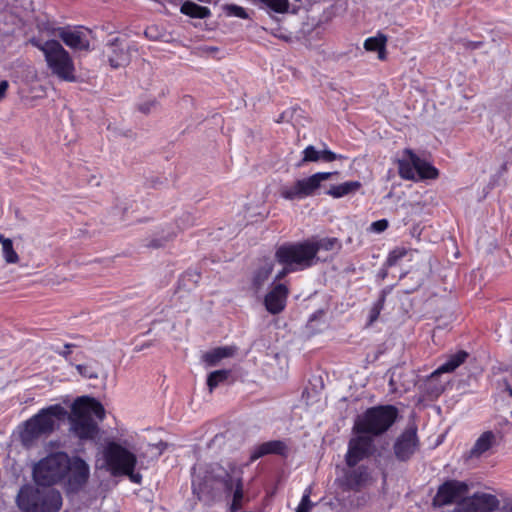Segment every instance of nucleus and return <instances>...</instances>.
Wrapping results in <instances>:
<instances>
[{"mask_svg": "<svg viewBox=\"0 0 512 512\" xmlns=\"http://www.w3.org/2000/svg\"><path fill=\"white\" fill-rule=\"evenodd\" d=\"M288 287L283 283L274 284L266 294L264 304L268 312L278 314L285 308L288 297Z\"/></svg>", "mask_w": 512, "mask_h": 512, "instance_id": "nucleus-18", "label": "nucleus"}, {"mask_svg": "<svg viewBox=\"0 0 512 512\" xmlns=\"http://www.w3.org/2000/svg\"><path fill=\"white\" fill-rule=\"evenodd\" d=\"M311 488L305 489L304 494L301 498L299 505L296 508V512H310L313 504L310 500Z\"/></svg>", "mask_w": 512, "mask_h": 512, "instance_id": "nucleus-37", "label": "nucleus"}, {"mask_svg": "<svg viewBox=\"0 0 512 512\" xmlns=\"http://www.w3.org/2000/svg\"><path fill=\"white\" fill-rule=\"evenodd\" d=\"M337 174V172H318L307 178L296 181L293 185H283L280 188V196L290 201L314 195L321 187L323 181Z\"/></svg>", "mask_w": 512, "mask_h": 512, "instance_id": "nucleus-10", "label": "nucleus"}, {"mask_svg": "<svg viewBox=\"0 0 512 512\" xmlns=\"http://www.w3.org/2000/svg\"><path fill=\"white\" fill-rule=\"evenodd\" d=\"M499 500L489 493H475L459 502L453 512H492L498 509Z\"/></svg>", "mask_w": 512, "mask_h": 512, "instance_id": "nucleus-14", "label": "nucleus"}, {"mask_svg": "<svg viewBox=\"0 0 512 512\" xmlns=\"http://www.w3.org/2000/svg\"><path fill=\"white\" fill-rule=\"evenodd\" d=\"M92 416L102 421L105 418L103 405L89 396L78 397L71 406L70 423L71 430L80 439H94L97 436L99 427Z\"/></svg>", "mask_w": 512, "mask_h": 512, "instance_id": "nucleus-2", "label": "nucleus"}, {"mask_svg": "<svg viewBox=\"0 0 512 512\" xmlns=\"http://www.w3.org/2000/svg\"><path fill=\"white\" fill-rule=\"evenodd\" d=\"M468 491V485L458 480H447L441 484L433 498L434 506L451 504L464 496Z\"/></svg>", "mask_w": 512, "mask_h": 512, "instance_id": "nucleus-16", "label": "nucleus"}, {"mask_svg": "<svg viewBox=\"0 0 512 512\" xmlns=\"http://www.w3.org/2000/svg\"><path fill=\"white\" fill-rule=\"evenodd\" d=\"M89 475V466L82 458H69V470L66 476V491L68 493L79 492L86 485Z\"/></svg>", "mask_w": 512, "mask_h": 512, "instance_id": "nucleus-15", "label": "nucleus"}, {"mask_svg": "<svg viewBox=\"0 0 512 512\" xmlns=\"http://www.w3.org/2000/svg\"><path fill=\"white\" fill-rule=\"evenodd\" d=\"M443 390H444V386L443 385H439V386H436L434 388L433 392L438 395V394L442 393Z\"/></svg>", "mask_w": 512, "mask_h": 512, "instance_id": "nucleus-52", "label": "nucleus"}, {"mask_svg": "<svg viewBox=\"0 0 512 512\" xmlns=\"http://www.w3.org/2000/svg\"><path fill=\"white\" fill-rule=\"evenodd\" d=\"M481 44H482L481 42H469L467 47L470 49H476V48L480 47Z\"/></svg>", "mask_w": 512, "mask_h": 512, "instance_id": "nucleus-51", "label": "nucleus"}, {"mask_svg": "<svg viewBox=\"0 0 512 512\" xmlns=\"http://www.w3.org/2000/svg\"><path fill=\"white\" fill-rule=\"evenodd\" d=\"M231 376V370L221 369L211 372L207 377L209 391L212 392L220 384L226 383Z\"/></svg>", "mask_w": 512, "mask_h": 512, "instance_id": "nucleus-31", "label": "nucleus"}, {"mask_svg": "<svg viewBox=\"0 0 512 512\" xmlns=\"http://www.w3.org/2000/svg\"><path fill=\"white\" fill-rule=\"evenodd\" d=\"M9 240H11V239L4 237V235L0 233V243L2 246L4 245V243H6Z\"/></svg>", "mask_w": 512, "mask_h": 512, "instance_id": "nucleus-54", "label": "nucleus"}, {"mask_svg": "<svg viewBox=\"0 0 512 512\" xmlns=\"http://www.w3.org/2000/svg\"><path fill=\"white\" fill-rule=\"evenodd\" d=\"M232 347H217L203 355V361L210 367L216 366L222 359L231 357L234 354Z\"/></svg>", "mask_w": 512, "mask_h": 512, "instance_id": "nucleus-25", "label": "nucleus"}, {"mask_svg": "<svg viewBox=\"0 0 512 512\" xmlns=\"http://www.w3.org/2000/svg\"><path fill=\"white\" fill-rule=\"evenodd\" d=\"M2 255L6 263L16 264L19 261V256L13 247L12 240L7 241L2 246Z\"/></svg>", "mask_w": 512, "mask_h": 512, "instance_id": "nucleus-35", "label": "nucleus"}, {"mask_svg": "<svg viewBox=\"0 0 512 512\" xmlns=\"http://www.w3.org/2000/svg\"><path fill=\"white\" fill-rule=\"evenodd\" d=\"M386 41L387 39L383 34H378L374 37L367 38L364 41V48L367 51L378 52V58L384 60Z\"/></svg>", "mask_w": 512, "mask_h": 512, "instance_id": "nucleus-29", "label": "nucleus"}, {"mask_svg": "<svg viewBox=\"0 0 512 512\" xmlns=\"http://www.w3.org/2000/svg\"><path fill=\"white\" fill-rule=\"evenodd\" d=\"M192 490L194 494L217 497L223 493L230 494L235 482H239L242 469L235 463L224 467L218 463H211L204 467H193Z\"/></svg>", "mask_w": 512, "mask_h": 512, "instance_id": "nucleus-1", "label": "nucleus"}, {"mask_svg": "<svg viewBox=\"0 0 512 512\" xmlns=\"http://www.w3.org/2000/svg\"><path fill=\"white\" fill-rule=\"evenodd\" d=\"M288 447L282 440H271L254 446L250 451L249 463H253L266 455L285 456Z\"/></svg>", "mask_w": 512, "mask_h": 512, "instance_id": "nucleus-19", "label": "nucleus"}, {"mask_svg": "<svg viewBox=\"0 0 512 512\" xmlns=\"http://www.w3.org/2000/svg\"><path fill=\"white\" fill-rule=\"evenodd\" d=\"M360 187H361V184L358 181H347V182L341 183L339 185L331 186L326 191V194L332 196L333 198H341L350 193L357 191Z\"/></svg>", "mask_w": 512, "mask_h": 512, "instance_id": "nucleus-28", "label": "nucleus"}, {"mask_svg": "<svg viewBox=\"0 0 512 512\" xmlns=\"http://www.w3.org/2000/svg\"><path fill=\"white\" fill-rule=\"evenodd\" d=\"M122 475L128 476L133 483L140 484L142 480V476L140 473H135L134 470H131L129 473H123Z\"/></svg>", "mask_w": 512, "mask_h": 512, "instance_id": "nucleus-42", "label": "nucleus"}, {"mask_svg": "<svg viewBox=\"0 0 512 512\" xmlns=\"http://www.w3.org/2000/svg\"><path fill=\"white\" fill-rule=\"evenodd\" d=\"M375 451L374 439L367 434H359L348 442L345 463L347 466H356L361 461L370 458Z\"/></svg>", "mask_w": 512, "mask_h": 512, "instance_id": "nucleus-12", "label": "nucleus"}, {"mask_svg": "<svg viewBox=\"0 0 512 512\" xmlns=\"http://www.w3.org/2000/svg\"><path fill=\"white\" fill-rule=\"evenodd\" d=\"M385 300H386V292L385 291H381V293L379 295V298L373 304L372 307H374L375 309H378L379 311H382L383 308H384Z\"/></svg>", "mask_w": 512, "mask_h": 512, "instance_id": "nucleus-41", "label": "nucleus"}, {"mask_svg": "<svg viewBox=\"0 0 512 512\" xmlns=\"http://www.w3.org/2000/svg\"><path fill=\"white\" fill-rule=\"evenodd\" d=\"M418 447L417 427L415 424H410L395 440L393 451L397 460L405 462L414 455Z\"/></svg>", "mask_w": 512, "mask_h": 512, "instance_id": "nucleus-13", "label": "nucleus"}, {"mask_svg": "<svg viewBox=\"0 0 512 512\" xmlns=\"http://www.w3.org/2000/svg\"><path fill=\"white\" fill-rule=\"evenodd\" d=\"M411 256V250L405 247H396L392 251L389 252L388 257L384 263L385 268H390L396 266L400 263V261L407 257Z\"/></svg>", "mask_w": 512, "mask_h": 512, "instance_id": "nucleus-32", "label": "nucleus"}, {"mask_svg": "<svg viewBox=\"0 0 512 512\" xmlns=\"http://www.w3.org/2000/svg\"><path fill=\"white\" fill-rule=\"evenodd\" d=\"M225 11L228 16L238 17L241 19H247L249 17L248 13L243 7L235 4L226 5Z\"/></svg>", "mask_w": 512, "mask_h": 512, "instance_id": "nucleus-38", "label": "nucleus"}, {"mask_svg": "<svg viewBox=\"0 0 512 512\" xmlns=\"http://www.w3.org/2000/svg\"><path fill=\"white\" fill-rule=\"evenodd\" d=\"M168 241V238H164V239H158V238H155V239H152L151 242L149 243V246L150 247H153V248H159V247H162L164 246L165 242Z\"/></svg>", "mask_w": 512, "mask_h": 512, "instance_id": "nucleus-44", "label": "nucleus"}, {"mask_svg": "<svg viewBox=\"0 0 512 512\" xmlns=\"http://www.w3.org/2000/svg\"><path fill=\"white\" fill-rule=\"evenodd\" d=\"M233 498L230 505V510L232 512H236L240 510L243 507V483H242V476L239 478V482H235L234 488H233Z\"/></svg>", "mask_w": 512, "mask_h": 512, "instance_id": "nucleus-34", "label": "nucleus"}, {"mask_svg": "<svg viewBox=\"0 0 512 512\" xmlns=\"http://www.w3.org/2000/svg\"><path fill=\"white\" fill-rule=\"evenodd\" d=\"M111 54L108 56L109 63L113 68H119L127 65L130 61L128 50L123 47L119 38H115L108 43Z\"/></svg>", "mask_w": 512, "mask_h": 512, "instance_id": "nucleus-24", "label": "nucleus"}, {"mask_svg": "<svg viewBox=\"0 0 512 512\" xmlns=\"http://www.w3.org/2000/svg\"><path fill=\"white\" fill-rule=\"evenodd\" d=\"M180 10L185 15L199 19L207 18L211 14L209 8L190 1L183 3Z\"/></svg>", "mask_w": 512, "mask_h": 512, "instance_id": "nucleus-30", "label": "nucleus"}, {"mask_svg": "<svg viewBox=\"0 0 512 512\" xmlns=\"http://www.w3.org/2000/svg\"><path fill=\"white\" fill-rule=\"evenodd\" d=\"M389 384L390 386L393 388V389H396V385H395V380H394V377L392 376L390 381H389Z\"/></svg>", "mask_w": 512, "mask_h": 512, "instance_id": "nucleus-55", "label": "nucleus"}, {"mask_svg": "<svg viewBox=\"0 0 512 512\" xmlns=\"http://www.w3.org/2000/svg\"><path fill=\"white\" fill-rule=\"evenodd\" d=\"M155 447L159 450V454H161L167 448V443L160 441L155 445Z\"/></svg>", "mask_w": 512, "mask_h": 512, "instance_id": "nucleus-50", "label": "nucleus"}, {"mask_svg": "<svg viewBox=\"0 0 512 512\" xmlns=\"http://www.w3.org/2000/svg\"><path fill=\"white\" fill-rule=\"evenodd\" d=\"M67 414L60 404L50 405L41 409L37 414L25 422L24 430L21 432V440L24 445L32 444L36 439L51 434L56 422Z\"/></svg>", "mask_w": 512, "mask_h": 512, "instance_id": "nucleus-6", "label": "nucleus"}, {"mask_svg": "<svg viewBox=\"0 0 512 512\" xmlns=\"http://www.w3.org/2000/svg\"><path fill=\"white\" fill-rule=\"evenodd\" d=\"M75 347L74 344L67 343L64 345V350H55L59 355L63 356L64 358H68V356L71 353V348Z\"/></svg>", "mask_w": 512, "mask_h": 512, "instance_id": "nucleus-43", "label": "nucleus"}, {"mask_svg": "<svg viewBox=\"0 0 512 512\" xmlns=\"http://www.w3.org/2000/svg\"><path fill=\"white\" fill-rule=\"evenodd\" d=\"M275 260L289 262L298 271L305 270L315 265L319 257H316L315 247L309 239L295 243H284L277 247Z\"/></svg>", "mask_w": 512, "mask_h": 512, "instance_id": "nucleus-8", "label": "nucleus"}, {"mask_svg": "<svg viewBox=\"0 0 512 512\" xmlns=\"http://www.w3.org/2000/svg\"><path fill=\"white\" fill-rule=\"evenodd\" d=\"M380 313H381V311H379L378 309H375L374 307H371L370 312H369V324L374 323L378 319Z\"/></svg>", "mask_w": 512, "mask_h": 512, "instance_id": "nucleus-45", "label": "nucleus"}, {"mask_svg": "<svg viewBox=\"0 0 512 512\" xmlns=\"http://www.w3.org/2000/svg\"><path fill=\"white\" fill-rule=\"evenodd\" d=\"M310 241L315 247L316 257H318V253L321 251H334L341 248L340 241L335 237H312Z\"/></svg>", "mask_w": 512, "mask_h": 512, "instance_id": "nucleus-27", "label": "nucleus"}, {"mask_svg": "<svg viewBox=\"0 0 512 512\" xmlns=\"http://www.w3.org/2000/svg\"><path fill=\"white\" fill-rule=\"evenodd\" d=\"M16 502L24 512H59L62 507V496L54 488L39 489L25 486L19 490Z\"/></svg>", "mask_w": 512, "mask_h": 512, "instance_id": "nucleus-5", "label": "nucleus"}, {"mask_svg": "<svg viewBox=\"0 0 512 512\" xmlns=\"http://www.w3.org/2000/svg\"><path fill=\"white\" fill-rule=\"evenodd\" d=\"M291 114L292 112L289 111V110H286L284 111L280 116L279 118L277 119V122L278 123H281V122H287L290 120V117H291Z\"/></svg>", "mask_w": 512, "mask_h": 512, "instance_id": "nucleus-47", "label": "nucleus"}, {"mask_svg": "<svg viewBox=\"0 0 512 512\" xmlns=\"http://www.w3.org/2000/svg\"><path fill=\"white\" fill-rule=\"evenodd\" d=\"M398 409L393 405H379L368 408L355 421L353 431L367 434L372 438L387 432L398 418Z\"/></svg>", "mask_w": 512, "mask_h": 512, "instance_id": "nucleus-4", "label": "nucleus"}, {"mask_svg": "<svg viewBox=\"0 0 512 512\" xmlns=\"http://www.w3.org/2000/svg\"><path fill=\"white\" fill-rule=\"evenodd\" d=\"M273 269L274 262L269 258H265L252 272L251 285L256 292L260 291L267 283L273 272Z\"/></svg>", "mask_w": 512, "mask_h": 512, "instance_id": "nucleus-20", "label": "nucleus"}, {"mask_svg": "<svg viewBox=\"0 0 512 512\" xmlns=\"http://www.w3.org/2000/svg\"><path fill=\"white\" fill-rule=\"evenodd\" d=\"M302 154H303V158L299 165H302L306 162H318V161L332 162V161L342 158L341 155L334 153L333 151L329 150L327 147H325L322 150H317L313 145L307 146L303 150Z\"/></svg>", "mask_w": 512, "mask_h": 512, "instance_id": "nucleus-22", "label": "nucleus"}, {"mask_svg": "<svg viewBox=\"0 0 512 512\" xmlns=\"http://www.w3.org/2000/svg\"><path fill=\"white\" fill-rule=\"evenodd\" d=\"M105 460L114 476L129 473L135 469V454L115 442L109 443L105 450Z\"/></svg>", "mask_w": 512, "mask_h": 512, "instance_id": "nucleus-11", "label": "nucleus"}, {"mask_svg": "<svg viewBox=\"0 0 512 512\" xmlns=\"http://www.w3.org/2000/svg\"><path fill=\"white\" fill-rule=\"evenodd\" d=\"M388 226H369V232L380 234L385 231Z\"/></svg>", "mask_w": 512, "mask_h": 512, "instance_id": "nucleus-49", "label": "nucleus"}, {"mask_svg": "<svg viewBox=\"0 0 512 512\" xmlns=\"http://www.w3.org/2000/svg\"><path fill=\"white\" fill-rule=\"evenodd\" d=\"M341 479V486L345 490L359 491L370 481V473L365 465L347 466Z\"/></svg>", "mask_w": 512, "mask_h": 512, "instance_id": "nucleus-17", "label": "nucleus"}, {"mask_svg": "<svg viewBox=\"0 0 512 512\" xmlns=\"http://www.w3.org/2000/svg\"><path fill=\"white\" fill-rule=\"evenodd\" d=\"M399 174L406 180L434 179L438 170L425 159L420 158L412 150L405 149L398 160Z\"/></svg>", "mask_w": 512, "mask_h": 512, "instance_id": "nucleus-9", "label": "nucleus"}, {"mask_svg": "<svg viewBox=\"0 0 512 512\" xmlns=\"http://www.w3.org/2000/svg\"><path fill=\"white\" fill-rule=\"evenodd\" d=\"M495 441V434L492 431L484 432L475 442L470 451L472 457H479L488 451Z\"/></svg>", "mask_w": 512, "mask_h": 512, "instance_id": "nucleus-26", "label": "nucleus"}, {"mask_svg": "<svg viewBox=\"0 0 512 512\" xmlns=\"http://www.w3.org/2000/svg\"><path fill=\"white\" fill-rule=\"evenodd\" d=\"M280 265L283 266V268L277 272V274L275 275L274 277V283L277 282V281H280L282 280L284 277H286L288 274L292 273V272H296L298 271L294 266H291L290 267V263L289 262H282V261H277Z\"/></svg>", "mask_w": 512, "mask_h": 512, "instance_id": "nucleus-39", "label": "nucleus"}, {"mask_svg": "<svg viewBox=\"0 0 512 512\" xmlns=\"http://www.w3.org/2000/svg\"><path fill=\"white\" fill-rule=\"evenodd\" d=\"M421 233L422 229H420V226H413L412 229L410 230L411 237H415L417 239H419Z\"/></svg>", "mask_w": 512, "mask_h": 512, "instance_id": "nucleus-48", "label": "nucleus"}, {"mask_svg": "<svg viewBox=\"0 0 512 512\" xmlns=\"http://www.w3.org/2000/svg\"><path fill=\"white\" fill-rule=\"evenodd\" d=\"M467 357L468 353L463 350L450 355L449 358L442 365H440L433 373H431L427 380V384L431 385L432 382L435 381L436 378L442 373L453 372L462 363H464Z\"/></svg>", "mask_w": 512, "mask_h": 512, "instance_id": "nucleus-21", "label": "nucleus"}, {"mask_svg": "<svg viewBox=\"0 0 512 512\" xmlns=\"http://www.w3.org/2000/svg\"><path fill=\"white\" fill-rule=\"evenodd\" d=\"M156 106L155 100H149L139 105V110L145 114L151 112L152 108Z\"/></svg>", "mask_w": 512, "mask_h": 512, "instance_id": "nucleus-40", "label": "nucleus"}, {"mask_svg": "<svg viewBox=\"0 0 512 512\" xmlns=\"http://www.w3.org/2000/svg\"><path fill=\"white\" fill-rule=\"evenodd\" d=\"M371 224H374V225H386V224H388V221L386 219H380V220L372 222Z\"/></svg>", "mask_w": 512, "mask_h": 512, "instance_id": "nucleus-53", "label": "nucleus"}, {"mask_svg": "<svg viewBox=\"0 0 512 512\" xmlns=\"http://www.w3.org/2000/svg\"><path fill=\"white\" fill-rule=\"evenodd\" d=\"M509 394L512 396V388L509 389Z\"/></svg>", "mask_w": 512, "mask_h": 512, "instance_id": "nucleus-56", "label": "nucleus"}, {"mask_svg": "<svg viewBox=\"0 0 512 512\" xmlns=\"http://www.w3.org/2000/svg\"><path fill=\"white\" fill-rule=\"evenodd\" d=\"M69 470V456L56 452L39 460L33 467L32 476L38 486L48 487L64 480Z\"/></svg>", "mask_w": 512, "mask_h": 512, "instance_id": "nucleus-7", "label": "nucleus"}, {"mask_svg": "<svg viewBox=\"0 0 512 512\" xmlns=\"http://www.w3.org/2000/svg\"><path fill=\"white\" fill-rule=\"evenodd\" d=\"M62 41L72 49L83 50L89 47V42L85 35L76 29L61 28L58 32Z\"/></svg>", "mask_w": 512, "mask_h": 512, "instance_id": "nucleus-23", "label": "nucleus"}, {"mask_svg": "<svg viewBox=\"0 0 512 512\" xmlns=\"http://www.w3.org/2000/svg\"><path fill=\"white\" fill-rule=\"evenodd\" d=\"M9 88V83L7 80H3L0 82V100H2L6 96V92Z\"/></svg>", "mask_w": 512, "mask_h": 512, "instance_id": "nucleus-46", "label": "nucleus"}, {"mask_svg": "<svg viewBox=\"0 0 512 512\" xmlns=\"http://www.w3.org/2000/svg\"><path fill=\"white\" fill-rule=\"evenodd\" d=\"M201 275L196 270H187L179 279V287L185 290H191L196 287Z\"/></svg>", "mask_w": 512, "mask_h": 512, "instance_id": "nucleus-33", "label": "nucleus"}, {"mask_svg": "<svg viewBox=\"0 0 512 512\" xmlns=\"http://www.w3.org/2000/svg\"><path fill=\"white\" fill-rule=\"evenodd\" d=\"M30 42L43 53L47 67L52 75L63 81H75L76 76L73 59L58 41H44L39 38H32Z\"/></svg>", "mask_w": 512, "mask_h": 512, "instance_id": "nucleus-3", "label": "nucleus"}, {"mask_svg": "<svg viewBox=\"0 0 512 512\" xmlns=\"http://www.w3.org/2000/svg\"><path fill=\"white\" fill-rule=\"evenodd\" d=\"M76 369L81 376L88 379H97L98 378V368L96 363H87V364H78L76 365Z\"/></svg>", "mask_w": 512, "mask_h": 512, "instance_id": "nucleus-36", "label": "nucleus"}]
</instances>
